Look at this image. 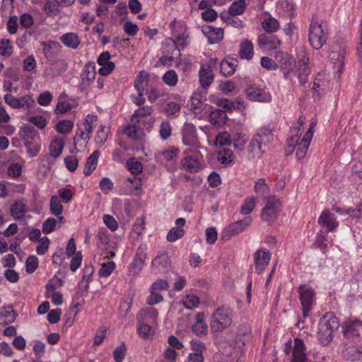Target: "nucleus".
I'll use <instances>...</instances> for the list:
<instances>
[{
    "label": "nucleus",
    "instance_id": "obj_1",
    "mask_svg": "<svg viewBox=\"0 0 362 362\" xmlns=\"http://www.w3.org/2000/svg\"><path fill=\"white\" fill-rule=\"evenodd\" d=\"M340 326L339 320L331 312L326 313L320 319L318 324L317 339L324 345H328L334 338V334Z\"/></svg>",
    "mask_w": 362,
    "mask_h": 362
},
{
    "label": "nucleus",
    "instance_id": "obj_2",
    "mask_svg": "<svg viewBox=\"0 0 362 362\" xmlns=\"http://www.w3.org/2000/svg\"><path fill=\"white\" fill-rule=\"evenodd\" d=\"M328 28L326 22H319L317 16H313L309 28L308 40L311 46L320 49L327 42Z\"/></svg>",
    "mask_w": 362,
    "mask_h": 362
},
{
    "label": "nucleus",
    "instance_id": "obj_3",
    "mask_svg": "<svg viewBox=\"0 0 362 362\" xmlns=\"http://www.w3.org/2000/svg\"><path fill=\"white\" fill-rule=\"evenodd\" d=\"M19 136L26 147L29 156H36L40 150L39 132L33 126L25 124L21 129Z\"/></svg>",
    "mask_w": 362,
    "mask_h": 362
},
{
    "label": "nucleus",
    "instance_id": "obj_4",
    "mask_svg": "<svg viewBox=\"0 0 362 362\" xmlns=\"http://www.w3.org/2000/svg\"><path fill=\"white\" fill-rule=\"evenodd\" d=\"M232 312L227 306L216 308L212 315L210 323L211 329L214 332H223L232 323Z\"/></svg>",
    "mask_w": 362,
    "mask_h": 362
},
{
    "label": "nucleus",
    "instance_id": "obj_5",
    "mask_svg": "<svg viewBox=\"0 0 362 362\" xmlns=\"http://www.w3.org/2000/svg\"><path fill=\"white\" fill-rule=\"evenodd\" d=\"M293 346L291 340L285 344L284 352L286 355L292 353L291 362H308V358L306 351V346L303 339L296 337L293 339Z\"/></svg>",
    "mask_w": 362,
    "mask_h": 362
},
{
    "label": "nucleus",
    "instance_id": "obj_6",
    "mask_svg": "<svg viewBox=\"0 0 362 362\" xmlns=\"http://www.w3.org/2000/svg\"><path fill=\"white\" fill-rule=\"evenodd\" d=\"M274 135L269 127H263L252 139L250 146L255 153L264 152L265 148L273 140Z\"/></svg>",
    "mask_w": 362,
    "mask_h": 362
},
{
    "label": "nucleus",
    "instance_id": "obj_7",
    "mask_svg": "<svg viewBox=\"0 0 362 362\" xmlns=\"http://www.w3.org/2000/svg\"><path fill=\"white\" fill-rule=\"evenodd\" d=\"M344 337L347 341L358 343L362 335V322L358 320L349 319L341 325Z\"/></svg>",
    "mask_w": 362,
    "mask_h": 362
},
{
    "label": "nucleus",
    "instance_id": "obj_8",
    "mask_svg": "<svg viewBox=\"0 0 362 362\" xmlns=\"http://www.w3.org/2000/svg\"><path fill=\"white\" fill-rule=\"evenodd\" d=\"M300 304L304 317L309 316L315 299V290L310 286L302 284L298 287Z\"/></svg>",
    "mask_w": 362,
    "mask_h": 362
},
{
    "label": "nucleus",
    "instance_id": "obj_9",
    "mask_svg": "<svg viewBox=\"0 0 362 362\" xmlns=\"http://www.w3.org/2000/svg\"><path fill=\"white\" fill-rule=\"evenodd\" d=\"M252 223L250 216L245 217L243 220L235 221L230 223L223 229L220 240L227 242L231 239L233 236H235L242 233Z\"/></svg>",
    "mask_w": 362,
    "mask_h": 362
},
{
    "label": "nucleus",
    "instance_id": "obj_10",
    "mask_svg": "<svg viewBox=\"0 0 362 362\" xmlns=\"http://www.w3.org/2000/svg\"><path fill=\"white\" fill-rule=\"evenodd\" d=\"M185 156L181 160L183 169L191 173H197L201 169L200 152L187 149L185 151Z\"/></svg>",
    "mask_w": 362,
    "mask_h": 362
},
{
    "label": "nucleus",
    "instance_id": "obj_11",
    "mask_svg": "<svg viewBox=\"0 0 362 362\" xmlns=\"http://www.w3.org/2000/svg\"><path fill=\"white\" fill-rule=\"evenodd\" d=\"M274 58L284 77L288 79L296 62L294 58L288 53L281 51L276 52Z\"/></svg>",
    "mask_w": 362,
    "mask_h": 362
},
{
    "label": "nucleus",
    "instance_id": "obj_12",
    "mask_svg": "<svg viewBox=\"0 0 362 362\" xmlns=\"http://www.w3.org/2000/svg\"><path fill=\"white\" fill-rule=\"evenodd\" d=\"M280 208L281 203L278 199L274 197H269L262 209V218L264 221L272 223L276 219Z\"/></svg>",
    "mask_w": 362,
    "mask_h": 362
},
{
    "label": "nucleus",
    "instance_id": "obj_13",
    "mask_svg": "<svg viewBox=\"0 0 362 362\" xmlns=\"http://www.w3.org/2000/svg\"><path fill=\"white\" fill-rule=\"evenodd\" d=\"M171 259L167 252L157 255L151 262V269L154 274H165L171 267Z\"/></svg>",
    "mask_w": 362,
    "mask_h": 362
},
{
    "label": "nucleus",
    "instance_id": "obj_14",
    "mask_svg": "<svg viewBox=\"0 0 362 362\" xmlns=\"http://www.w3.org/2000/svg\"><path fill=\"white\" fill-rule=\"evenodd\" d=\"M182 139L185 145L188 146H197L199 139L197 135L195 126L189 122H185L182 129Z\"/></svg>",
    "mask_w": 362,
    "mask_h": 362
},
{
    "label": "nucleus",
    "instance_id": "obj_15",
    "mask_svg": "<svg viewBox=\"0 0 362 362\" xmlns=\"http://www.w3.org/2000/svg\"><path fill=\"white\" fill-rule=\"evenodd\" d=\"M247 97L253 101L269 102L272 99L270 93L264 89H261L255 85H248L245 88Z\"/></svg>",
    "mask_w": 362,
    "mask_h": 362
},
{
    "label": "nucleus",
    "instance_id": "obj_16",
    "mask_svg": "<svg viewBox=\"0 0 362 362\" xmlns=\"http://www.w3.org/2000/svg\"><path fill=\"white\" fill-rule=\"evenodd\" d=\"M270 259L271 253L268 250L262 248L257 250L254 254L255 272L258 274L262 272L267 267Z\"/></svg>",
    "mask_w": 362,
    "mask_h": 362
},
{
    "label": "nucleus",
    "instance_id": "obj_17",
    "mask_svg": "<svg viewBox=\"0 0 362 362\" xmlns=\"http://www.w3.org/2000/svg\"><path fill=\"white\" fill-rule=\"evenodd\" d=\"M95 65L93 62H88L85 64L83 71L81 74L80 88L81 90L86 89L94 81L96 72Z\"/></svg>",
    "mask_w": 362,
    "mask_h": 362
},
{
    "label": "nucleus",
    "instance_id": "obj_18",
    "mask_svg": "<svg viewBox=\"0 0 362 362\" xmlns=\"http://www.w3.org/2000/svg\"><path fill=\"white\" fill-rule=\"evenodd\" d=\"M124 134L129 139L137 141L141 148H144L146 134L142 128L136 124H128L124 129Z\"/></svg>",
    "mask_w": 362,
    "mask_h": 362
},
{
    "label": "nucleus",
    "instance_id": "obj_19",
    "mask_svg": "<svg viewBox=\"0 0 362 362\" xmlns=\"http://www.w3.org/2000/svg\"><path fill=\"white\" fill-rule=\"evenodd\" d=\"M68 64L64 59L53 60L45 69V75L52 78L62 74L67 70Z\"/></svg>",
    "mask_w": 362,
    "mask_h": 362
},
{
    "label": "nucleus",
    "instance_id": "obj_20",
    "mask_svg": "<svg viewBox=\"0 0 362 362\" xmlns=\"http://www.w3.org/2000/svg\"><path fill=\"white\" fill-rule=\"evenodd\" d=\"M204 35L210 44L218 43L223 37V30L211 25H204L202 28Z\"/></svg>",
    "mask_w": 362,
    "mask_h": 362
},
{
    "label": "nucleus",
    "instance_id": "obj_21",
    "mask_svg": "<svg viewBox=\"0 0 362 362\" xmlns=\"http://www.w3.org/2000/svg\"><path fill=\"white\" fill-rule=\"evenodd\" d=\"M349 341L346 343L345 348L342 351L343 358L351 361L362 360V346L349 344Z\"/></svg>",
    "mask_w": 362,
    "mask_h": 362
},
{
    "label": "nucleus",
    "instance_id": "obj_22",
    "mask_svg": "<svg viewBox=\"0 0 362 362\" xmlns=\"http://www.w3.org/2000/svg\"><path fill=\"white\" fill-rule=\"evenodd\" d=\"M238 65L237 58L226 56L220 64L221 74L226 77L230 76L235 73Z\"/></svg>",
    "mask_w": 362,
    "mask_h": 362
},
{
    "label": "nucleus",
    "instance_id": "obj_23",
    "mask_svg": "<svg viewBox=\"0 0 362 362\" xmlns=\"http://www.w3.org/2000/svg\"><path fill=\"white\" fill-rule=\"evenodd\" d=\"M257 43L260 48L276 49L280 45V41L276 35L267 33L259 36Z\"/></svg>",
    "mask_w": 362,
    "mask_h": 362
},
{
    "label": "nucleus",
    "instance_id": "obj_24",
    "mask_svg": "<svg viewBox=\"0 0 362 362\" xmlns=\"http://www.w3.org/2000/svg\"><path fill=\"white\" fill-rule=\"evenodd\" d=\"M313 136V131L311 127L307 131L301 141L297 146L296 156L298 160L303 159L306 154L310 141Z\"/></svg>",
    "mask_w": 362,
    "mask_h": 362
},
{
    "label": "nucleus",
    "instance_id": "obj_25",
    "mask_svg": "<svg viewBox=\"0 0 362 362\" xmlns=\"http://www.w3.org/2000/svg\"><path fill=\"white\" fill-rule=\"evenodd\" d=\"M158 313L153 308L142 309L136 315L138 320L141 322L154 325L157 323Z\"/></svg>",
    "mask_w": 362,
    "mask_h": 362
},
{
    "label": "nucleus",
    "instance_id": "obj_26",
    "mask_svg": "<svg viewBox=\"0 0 362 362\" xmlns=\"http://www.w3.org/2000/svg\"><path fill=\"white\" fill-rule=\"evenodd\" d=\"M201 86L206 89L214 81V76L209 65H202L199 72Z\"/></svg>",
    "mask_w": 362,
    "mask_h": 362
},
{
    "label": "nucleus",
    "instance_id": "obj_27",
    "mask_svg": "<svg viewBox=\"0 0 362 362\" xmlns=\"http://www.w3.org/2000/svg\"><path fill=\"white\" fill-rule=\"evenodd\" d=\"M318 223L324 227H326L327 231H333L337 226L338 223L328 210H325L322 212L318 218Z\"/></svg>",
    "mask_w": 362,
    "mask_h": 362
},
{
    "label": "nucleus",
    "instance_id": "obj_28",
    "mask_svg": "<svg viewBox=\"0 0 362 362\" xmlns=\"http://www.w3.org/2000/svg\"><path fill=\"white\" fill-rule=\"evenodd\" d=\"M192 331L198 337L206 336L208 333V326L204 321V313H199L196 315V322L192 327Z\"/></svg>",
    "mask_w": 362,
    "mask_h": 362
},
{
    "label": "nucleus",
    "instance_id": "obj_29",
    "mask_svg": "<svg viewBox=\"0 0 362 362\" xmlns=\"http://www.w3.org/2000/svg\"><path fill=\"white\" fill-rule=\"evenodd\" d=\"M345 54V47L342 45H336L332 46L329 57L334 64L339 63V66L341 67L344 64Z\"/></svg>",
    "mask_w": 362,
    "mask_h": 362
},
{
    "label": "nucleus",
    "instance_id": "obj_30",
    "mask_svg": "<svg viewBox=\"0 0 362 362\" xmlns=\"http://www.w3.org/2000/svg\"><path fill=\"white\" fill-rule=\"evenodd\" d=\"M13 306L11 305L4 306L0 310V323L2 325H8L13 323L16 319Z\"/></svg>",
    "mask_w": 362,
    "mask_h": 362
},
{
    "label": "nucleus",
    "instance_id": "obj_31",
    "mask_svg": "<svg viewBox=\"0 0 362 362\" xmlns=\"http://www.w3.org/2000/svg\"><path fill=\"white\" fill-rule=\"evenodd\" d=\"M298 60L297 62L296 70L297 76H298V74H310V70L308 66L309 58L308 54L303 51L300 54H298Z\"/></svg>",
    "mask_w": 362,
    "mask_h": 362
},
{
    "label": "nucleus",
    "instance_id": "obj_32",
    "mask_svg": "<svg viewBox=\"0 0 362 362\" xmlns=\"http://www.w3.org/2000/svg\"><path fill=\"white\" fill-rule=\"evenodd\" d=\"M209 119L214 125L220 127L226 124L228 119L224 110L216 109L211 112Z\"/></svg>",
    "mask_w": 362,
    "mask_h": 362
},
{
    "label": "nucleus",
    "instance_id": "obj_33",
    "mask_svg": "<svg viewBox=\"0 0 362 362\" xmlns=\"http://www.w3.org/2000/svg\"><path fill=\"white\" fill-rule=\"evenodd\" d=\"M65 142L63 139H56L52 141L49 146V156H45V158L47 160L49 158L53 157L54 158H58L64 148Z\"/></svg>",
    "mask_w": 362,
    "mask_h": 362
},
{
    "label": "nucleus",
    "instance_id": "obj_34",
    "mask_svg": "<svg viewBox=\"0 0 362 362\" xmlns=\"http://www.w3.org/2000/svg\"><path fill=\"white\" fill-rule=\"evenodd\" d=\"M28 207L23 201H16L11 206V215L15 219L20 220L25 216Z\"/></svg>",
    "mask_w": 362,
    "mask_h": 362
},
{
    "label": "nucleus",
    "instance_id": "obj_35",
    "mask_svg": "<svg viewBox=\"0 0 362 362\" xmlns=\"http://www.w3.org/2000/svg\"><path fill=\"white\" fill-rule=\"evenodd\" d=\"M60 44L56 41H49L44 47V54L49 61L55 60L60 49Z\"/></svg>",
    "mask_w": 362,
    "mask_h": 362
},
{
    "label": "nucleus",
    "instance_id": "obj_36",
    "mask_svg": "<svg viewBox=\"0 0 362 362\" xmlns=\"http://www.w3.org/2000/svg\"><path fill=\"white\" fill-rule=\"evenodd\" d=\"M100 156V152L98 150L94 151L87 158L83 173L86 175H90L96 168L98 160Z\"/></svg>",
    "mask_w": 362,
    "mask_h": 362
},
{
    "label": "nucleus",
    "instance_id": "obj_37",
    "mask_svg": "<svg viewBox=\"0 0 362 362\" xmlns=\"http://www.w3.org/2000/svg\"><path fill=\"white\" fill-rule=\"evenodd\" d=\"M253 44L247 39L244 40L240 45L239 56L241 59L250 60L254 54Z\"/></svg>",
    "mask_w": 362,
    "mask_h": 362
},
{
    "label": "nucleus",
    "instance_id": "obj_38",
    "mask_svg": "<svg viewBox=\"0 0 362 362\" xmlns=\"http://www.w3.org/2000/svg\"><path fill=\"white\" fill-rule=\"evenodd\" d=\"M61 42L67 47L76 49L80 44V40L77 34L67 33L60 37Z\"/></svg>",
    "mask_w": 362,
    "mask_h": 362
},
{
    "label": "nucleus",
    "instance_id": "obj_39",
    "mask_svg": "<svg viewBox=\"0 0 362 362\" xmlns=\"http://www.w3.org/2000/svg\"><path fill=\"white\" fill-rule=\"evenodd\" d=\"M141 249V247H139L129 268V272L132 275L138 274L144 265V257H141V255L139 253V250Z\"/></svg>",
    "mask_w": 362,
    "mask_h": 362
},
{
    "label": "nucleus",
    "instance_id": "obj_40",
    "mask_svg": "<svg viewBox=\"0 0 362 362\" xmlns=\"http://www.w3.org/2000/svg\"><path fill=\"white\" fill-rule=\"evenodd\" d=\"M220 18L223 22L227 24H230L235 28L243 27V22L235 16H233L228 12H222L220 14Z\"/></svg>",
    "mask_w": 362,
    "mask_h": 362
},
{
    "label": "nucleus",
    "instance_id": "obj_41",
    "mask_svg": "<svg viewBox=\"0 0 362 362\" xmlns=\"http://www.w3.org/2000/svg\"><path fill=\"white\" fill-rule=\"evenodd\" d=\"M206 100L205 94L195 92L191 97V105L194 110H202Z\"/></svg>",
    "mask_w": 362,
    "mask_h": 362
},
{
    "label": "nucleus",
    "instance_id": "obj_42",
    "mask_svg": "<svg viewBox=\"0 0 362 362\" xmlns=\"http://www.w3.org/2000/svg\"><path fill=\"white\" fill-rule=\"evenodd\" d=\"M233 157V151L229 148H224L218 153L217 160L221 164L228 165L232 163Z\"/></svg>",
    "mask_w": 362,
    "mask_h": 362
},
{
    "label": "nucleus",
    "instance_id": "obj_43",
    "mask_svg": "<svg viewBox=\"0 0 362 362\" xmlns=\"http://www.w3.org/2000/svg\"><path fill=\"white\" fill-rule=\"evenodd\" d=\"M262 28L267 33H274L276 32L279 28V21L274 18H265L262 23Z\"/></svg>",
    "mask_w": 362,
    "mask_h": 362
},
{
    "label": "nucleus",
    "instance_id": "obj_44",
    "mask_svg": "<svg viewBox=\"0 0 362 362\" xmlns=\"http://www.w3.org/2000/svg\"><path fill=\"white\" fill-rule=\"evenodd\" d=\"M245 8V0H238L232 3L228 12L233 16L240 15L244 13Z\"/></svg>",
    "mask_w": 362,
    "mask_h": 362
},
{
    "label": "nucleus",
    "instance_id": "obj_45",
    "mask_svg": "<svg viewBox=\"0 0 362 362\" xmlns=\"http://www.w3.org/2000/svg\"><path fill=\"white\" fill-rule=\"evenodd\" d=\"M170 27L173 30L174 35L179 34H189L188 28L185 22H178L174 19L170 23Z\"/></svg>",
    "mask_w": 362,
    "mask_h": 362
},
{
    "label": "nucleus",
    "instance_id": "obj_46",
    "mask_svg": "<svg viewBox=\"0 0 362 362\" xmlns=\"http://www.w3.org/2000/svg\"><path fill=\"white\" fill-rule=\"evenodd\" d=\"M74 127V122L71 120H60L55 127L57 132L59 134H67Z\"/></svg>",
    "mask_w": 362,
    "mask_h": 362
},
{
    "label": "nucleus",
    "instance_id": "obj_47",
    "mask_svg": "<svg viewBox=\"0 0 362 362\" xmlns=\"http://www.w3.org/2000/svg\"><path fill=\"white\" fill-rule=\"evenodd\" d=\"M181 110V105L175 102L170 101L165 107V112L168 117H176Z\"/></svg>",
    "mask_w": 362,
    "mask_h": 362
},
{
    "label": "nucleus",
    "instance_id": "obj_48",
    "mask_svg": "<svg viewBox=\"0 0 362 362\" xmlns=\"http://www.w3.org/2000/svg\"><path fill=\"white\" fill-rule=\"evenodd\" d=\"M172 127L168 120L162 121L159 127V134L163 140H167L172 134Z\"/></svg>",
    "mask_w": 362,
    "mask_h": 362
},
{
    "label": "nucleus",
    "instance_id": "obj_49",
    "mask_svg": "<svg viewBox=\"0 0 362 362\" xmlns=\"http://www.w3.org/2000/svg\"><path fill=\"white\" fill-rule=\"evenodd\" d=\"M128 170L133 174L138 175L143 170V165L141 162L136 160L134 158H132L127 161Z\"/></svg>",
    "mask_w": 362,
    "mask_h": 362
},
{
    "label": "nucleus",
    "instance_id": "obj_50",
    "mask_svg": "<svg viewBox=\"0 0 362 362\" xmlns=\"http://www.w3.org/2000/svg\"><path fill=\"white\" fill-rule=\"evenodd\" d=\"M50 211L54 216H59L63 210V206L56 196H52L50 199Z\"/></svg>",
    "mask_w": 362,
    "mask_h": 362
},
{
    "label": "nucleus",
    "instance_id": "obj_51",
    "mask_svg": "<svg viewBox=\"0 0 362 362\" xmlns=\"http://www.w3.org/2000/svg\"><path fill=\"white\" fill-rule=\"evenodd\" d=\"M138 333L141 337L148 339L154 334V331L150 324L142 322L138 327Z\"/></svg>",
    "mask_w": 362,
    "mask_h": 362
},
{
    "label": "nucleus",
    "instance_id": "obj_52",
    "mask_svg": "<svg viewBox=\"0 0 362 362\" xmlns=\"http://www.w3.org/2000/svg\"><path fill=\"white\" fill-rule=\"evenodd\" d=\"M184 230L181 227H173L167 234V240L169 242H175L184 235Z\"/></svg>",
    "mask_w": 362,
    "mask_h": 362
},
{
    "label": "nucleus",
    "instance_id": "obj_53",
    "mask_svg": "<svg viewBox=\"0 0 362 362\" xmlns=\"http://www.w3.org/2000/svg\"><path fill=\"white\" fill-rule=\"evenodd\" d=\"M93 272L94 269L92 266H86L83 269L82 280L80 282L79 286H82L83 281H86V284L84 286L85 291H87L89 288L88 283L91 279Z\"/></svg>",
    "mask_w": 362,
    "mask_h": 362
},
{
    "label": "nucleus",
    "instance_id": "obj_54",
    "mask_svg": "<svg viewBox=\"0 0 362 362\" xmlns=\"http://www.w3.org/2000/svg\"><path fill=\"white\" fill-rule=\"evenodd\" d=\"M175 39H170L173 45L175 47V50H177V47H185L187 45V39L189 34H179L175 35Z\"/></svg>",
    "mask_w": 362,
    "mask_h": 362
},
{
    "label": "nucleus",
    "instance_id": "obj_55",
    "mask_svg": "<svg viewBox=\"0 0 362 362\" xmlns=\"http://www.w3.org/2000/svg\"><path fill=\"white\" fill-rule=\"evenodd\" d=\"M163 81L169 86H175L178 81L177 75L173 70L168 71L163 76Z\"/></svg>",
    "mask_w": 362,
    "mask_h": 362
},
{
    "label": "nucleus",
    "instance_id": "obj_56",
    "mask_svg": "<svg viewBox=\"0 0 362 362\" xmlns=\"http://www.w3.org/2000/svg\"><path fill=\"white\" fill-rule=\"evenodd\" d=\"M39 261L35 256H29L25 261V271L28 274H33L38 267Z\"/></svg>",
    "mask_w": 362,
    "mask_h": 362
},
{
    "label": "nucleus",
    "instance_id": "obj_57",
    "mask_svg": "<svg viewBox=\"0 0 362 362\" xmlns=\"http://www.w3.org/2000/svg\"><path fill=\"white\" fill-rule=\"evenodd\" d=\"M254 188L256 194L260 196L267 194L269 191V187L264 178L258 179L255 182Z\"/></svg>",
    "mask_w": 362,
    "mask_h": 362
},
{
    "label": "nucleus",
    "instance_id": "obj_58",
    "mask_svg": "<svg viewBox=\"0 0 362 362\" xmlns=\"http://www.w3.org/2000/svg\"><path fill=\"white\" fill-rule=\"evenodd\" d=\"M108 129L105 130V127L101 125L95 137V142L97 145L103 146L107 139Z\"/></svg>",
    "mask_w": 362,
    "mask_h": 362
},
{
    "label": "nucleus",
    "instance_id": "obj_59",
    "mask_svg": "<svg viewBox=\"0 0 362 362\" xmlns=\"http://www.w3.org/2000/svg\"><path fill=\"white\" fill-rule=\"evenodd\" d=\"M148 78V74L146 71H142L139 72L134 81V88L138 92L144 91L143 83L147 81Z\"/></svg>",
    "mask_w": 362,
    "mask_h": 362
},
{
    "label": "nucleus",
    "instance_id": "obj_60",
    "mask_svg": "<svg viewBox=\"0 0 362 362\" xmlns=\"http://www.w3.org/2000/svg\"><path fill=\"white\" fill-rule=\"evenodd\" d=\"M127 352V347L124 342H122L113 351L115 362H122Z\"/></svg>",
    "mask_w": 362,
    "mask_h": 362
},
{
    "label": "nucleus",
    "instance_id": "obj_61",
    "mask_svg": "<svg viewBox=\"0 0 362 362\" xmlns=\"http://www.w3.org/2000/svg\"><path fill=\"white\" fill-rule=\"evenodd\" d=\"M115 263L112 261L107 262L101 265V268L99 270V275L103 277L109 276L112 271L115 269Z\"/></svg>",
    "mask_w": 362,
    "mask_h": 362
},
{
    "label": "nucleus",
    "instance_id": "obj_62",
    "mask_svg": "<svg viewBox=\"0 0 362 362\" xmlns=\"http://www.w3.org/2000/svg\"><path fill=\"white\" fill-rule=\"evenodd\" d=\"M182 303L185 308L192 310L193 308H197L199 305V299L198 297L195 296H187Z\"/></svg>",
    "mask_w": 362,
    "mask_h": 362
},
{
    "label": "nucleus",
    "instance_id": "obj_63",
    "mask_svg": "<svg viewBox=\"0 0 362 362\" xmlns=\"http://www.w3.org/2000/svg\"><path fill=\"white\" fill-rule=\"evenodd\" d=\"M231 141L230 135L227 132L219 133L216 137V144L221 146H229Z\"/></svg>",
    "mask_w": 362,
    "mask_h": 362
},
{
    "label": "nucleus",
    "instance_id": "obj_64",
    "mask_svg": "<svg viewBox=\"0 0 362 362\" xmlns=\"http://www.w3.org/2000/svg\"><path fill=\"white\" fill-rule=\"evenodd\" d=\"M57 225V220L54 218H48L42 223V230L45 234H49L54 230Z\"/></svg>",
    "mask_w": 362,
    "mask_h": 362
}]
</instances>
